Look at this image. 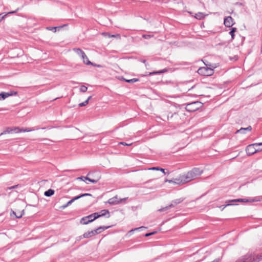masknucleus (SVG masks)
I'll list each match as a JSON object with an SVG mask.
<instances>
[{
	"label": "nucleus",
	"mask_w": 262,
	"mask_h": 262,
	"mask_svg": "<svg viewBox=\"0 0 262 262\" xmlns=\"http://www.w3.org/2000/svg\"><path fill=\"white\" fill-rule=\"evenodd\" d=\"M225 205H223L222 206H221L220 207L222 208V210H223L224 208H223V207L225 206Z\"/></svg>",
	"instance_id": "nucleus-48"
},
{
	"label": "nucleus",
	"mask_w": 262,
	"mask_h": 262,
	"mask_svg": "<svg viewBox=\"0 0 262 262\" xmlns=\"http://www.w3.org/2000/svg\"><path fill=\"white\" fill-rule=\"evenodd\" d=\"M252 130V127L251 126H248L247 127L243 128L242 127L239 129H238L236 131L235 134L241 133V134H246L247 131L250 132Z\"/></svg>",
	"instance_id": "nucleus-12"
},
{
	"label": "nucleus",
	"mask_w": 262,
	"mask_h": 262,
	"mask_svg": "<svg viewBox=\"0 0 262 262\" xmlns=\"http://www.w3.org/2000/svg\"><path fill=\"white\" fill-rule=\"evenodd\" d=\"M123 79L124 81H125V82H126L127 83H134V82H138L139 81V79H138V78H133L131 79H126L123 78Z\"/></svg>",
	"instance_id": "nucleus-25"
},
{
	"label": "nucleus",
	"mask_w": 262,
	"mask_h": 262,
	"mask_svg": "<svg viewBox=\"0 0 262 262\" xmlns=\"http://www.w3.org/2000/svg\"><path fill=\"white\" fill-rule=\"evenodd\" d=\"M255 146H261V143H255L248 145L246 148V151L248 156H250L255 153L261 151V149H255Z\"/></svg>",
	"instance_id": "nucleus-6"
},
{
	"label": "nucleus",
	"mask_w": 262,
	"mask_h": 262,
	"mask_svg": "<svg viewBox=\"0 0 262 262\" xmlns=\"http://www.w3.org/2000/svg\"><path fill=\"white\" fill-rule=\"evenodd\" d=\"M73 51L81 57L85 56V53L80 48H74Z\"/></svg>",
	"instance_id": "nucleus-16"
},
{
	"label": "nucleus",
	"mask_w": 262,
	"mask_h": 262,
	"mask_svg": "<svg viewBox=\"0 0 262 262\" xmlns=\"http://www.w3.org/2000/svg\"><path fill=\"white\" fill-rule=\"evenodd\" d=\"M72 203H73V202H72V201H71V200H70L69 202H68V203H67L66 204H65L64 205H63V206H62L63 208H66V207H68V206H69L70 205H71Z\"/></svg>",
	"instance_id": "nucleus-36"
},
{
	"label": "nucleus",
	"mask_w": 262,
	"mask_h": 262,
	"mask_svg": "<svg viewBox=\"0 0 262 262\" xmlns=\"http://www.w3.org/2000/svg\"><path fill=\"white\" fill-rule=\"evenodd\" d=\"M224 23L226 27H231L234 25L233 19L231 16H227L224 18Z\"/></svg>",
	"instance_id": "nucleus-10"
},
{
	"label": "nucleus",
	"mask_w": 262,
	"mask_h": 262,
	"mask_svg": "<svg viewBox=\"0 0 262 262\" xmlns=\"http://www.w3.org/2000/svg\"><path fill=\"white\" fill-rule=\"evenodd\" d=\"M143 37L145 38V39H148V38H149L150 37V35H143Z\"/></svg>",
	"instance_id": "nucleus-42"
},
{
	"label": "nucleus",
	"mask_w": 262,
	"mask_h": 262,
	"mask_svg": "<svg viewBox=\"0 0 262 262\" xmlns=\"http://www.w3.org/2000/svg\"><path fill=\"white\" fill-rule=\"evenodd\" d=\"M17 187V185H14V186H11V187H8L7 189H14V188H16Z\"/></svg>",
	"instance_id": "nucleus-44"
},
{
	"label": "nucleus",
	"mask_w": 262,
	"mask_h": 262,
	"mask_svg": "<svg viewBox=\"0 0 262 262\" xmlns=\"http://www.w3.org/2000/svg\"><path fill=\"white\" fill-rule=\"evenodd\" d=\"M91 215L92 216L93 221L100 217V213L98 212L92 213Z\"/></svg>",
	"instance_id": "nucleus-27"
},
{
	"label": "nucleus",
	"mask_w": 262,
	"mask_h": 262,
	"mask_svg": "<svg viewBox=\"0 0 262 262\" xmlns=\"http://www.w3.org/2000/svg\"><path fill=\"white\" fill-rule=\"evenodd\" d=\"M262 201V196H256L253 198H248V199H237L234 200H228L226 202L227 204L225 205V206L223 207V208H226L227 206L233 205L235 203H253L256 202H260Z\"/></svg>",
	"instance_id": "nucleus-2"
},
{
	"label": "nucleus",
	"mask_w": 262,
	"mask_h": 262,
	"mask_svg": "<svg viewBox=\"0 0 262 262\" xmlns=\"http://www.w3.org/2000/svg\"><path fill=\"white\" fill-rule=\"evenodd\" d=\"M236 4L240 6L242 5V4L241 3H236Z\"/></svg>",
	"instance_id": "nucleus-47"
},
{
	"label": "nucleus",
	"mask_w": 262,
	"mask_h": 262,
	"mask_svg": "<svg viewBox=\"0 0 262 262\" xmlns=\"http://www.w3.org/2000/svg\"><path fill=\"white\" fill-rule=\"evenodd\" d=\"M82 198V196H81V194L79 195H77V196H76L75 197H74L73 199H72L71 200V201H72V202H74L76 200H77L80 198Z\"/></svg>",
	"instance_id": "nucleus-32"
},
{
	"label": "nucleus",
	"mask_w": 262,
	"mask_h": 262,
	"mask_svg": "<svg viewBox=\"0 0 262 262\" xmlns=\"http://www.w3.org/2000/svg\"><path fill=\"white\" fill-rule=\"evenodd\" d=\"M237 29L236 28H232L230 31L229 32V34L231 36L232 39H234V33L236 31Z\"/></svg>",
	"instance_id": "nucleus-28"
},
{
	"label": "nucleus",
	"mask_w": 262,
	"mask_h": 262,
	"mask_svg": "<svg viewBox=\"0 0 262 262\" xmlns=\"http://www.w3.org/2000/svg\"><path fill=\"white\" fill-rule=\"evenodd\" d=\"M203 105V104L200 101H194L188 103L185 107V109L188 112H193L201 108Z\"/></svg>",
	"instance_id": "nucleus-5"
},
{
	"label": "nucleus",
	"mask_w": 262,
	"mask_h": 262,
	"mask_svg": "<svg viewBox=\"0 0 262 262\" xmlns=\"http://www.w3.org/2000/svg\"><path fill=\"white\" fill-rule=\"evenodd\" d=\"M18 10V9H17V10H16L15 11H13L9 12H8L7 14V15H8V14H10L15 13H16Z\"/></svg>",
	"instance_id": "nucleus-43"
},
{
	"label": "nucleus",
	"mask_w": 262,
	"mask_h": 262,
	"mask_svg": "<svg viewBox=\"0 0 262 262\" xmlns=\"http://www.w3.org/2000/svg\"><path fill=\"white\" fill-rule=\"evenodd\" d=\"M55 191L52 189H50L46 191L44 193V195L46 196L50 197L54 194Z\"/></svg>",
	"instance_id": "nucleus-19"
},
{
	"label": "nucleus",
	"mask_w": 262,
	"mask_h": 262,
	"mask_svg": "<svg viewBox=\"0 0 262 262\" xmlns=\"http://www.w3.org/2000/svg\"><path fill=\"white\" fill-rule=\"evenodd\" d=\"M83 238H84L83 237V235H80L79 236H78L77 238V241H80L81 240V239H82Z\"/></svg>",
	"instance_id": "nucleus-45"
},
{
	"label": "nucleus",
	"mask_w": 262,
	"mask_h": 262,
	"mask_svg": "<svg viewBox=\"0 0 262 262\" xmlns=\"http://www.w3.org/2000/svg\"><path fill=\"white\" fill-rule=\"evenodd\" d=\"M92 194H90V193H83V194H81V196H82V197H84V196H91Z\"/></svg>",
	"instance_id": "nucleus-41"
},
{
	"label": "nucleus",
	"mask_w": 262,
	"mask_h": 262,
	"mask_svg": "<svg viewBox=\"0 0 262 262\" xmlns=\"http://www.w3.org/2000/svg\"><path fill=\"white\" fill-rule=\"evenodd\" d=\"M155 233H156V232H149V233H147L145 234V237H148L151 235H153Z\"/></svg>",
	"instance_id": "nucleus-38"
},
{
	"label": "nucleus",
	"mask_w": 262,
	"mask_h": 262,
	"mask_svg": "<svg viewBox=\"0 0 262 262\" xmlns=\"http://www.w3.org/2000/svg\"><path fill=\"white\" fill-rule=\"evenodd\" d=\"M149 170H160L164 174H169V172L166 173L165 172V169L162 168H160L159 167H152L151 168H150L148 169Z\"/></svg>",
	"instance_id": "nucleus-21"
},
{
	"label": "nucleus",
	"mask_w": 262,
	"mask_h": 262,
	"mask_svg": "<svg viewBox=\"0 0 262 262\" xmlns=\"http://www.w3.org/2000/svg\"><path fill=\"white\" fill-rule=\"evenodd\" d=\"M203 173V170L200 168L194 167L187 173L180 175L178 179H176V183L178 185H182L188 183L201 176Z\"/></svg>",
	"instance_id": "nucleus-1"
},
{
	"label": "nucleus",
	"mask_w": 262,
	"mask_h": 262,
	"mask_svg": "<svg viewBox=\"0 0 262 262\" xmlns=\"http://www.w3.org/2000/svg\"><path fill=\"white\" fill-rule=\"evenodd\" d=\"M66 25L59 26L57 27H47L46 29L49 31H53L54 32H56L57 31H59L62 28L66 26Z\"/></svg>",
	"instance_id": "nucleus-14"
},
{
	"label": "nucleus",
	"mask_w": 262,
	"mask_h": 262,
	"mask_svg": "<svg viewBox=\"0 0 262 262\" xmlns=\"http://www.w3.org/2000/svg\"><path fill=\"white\" fill-rule=\"evenodd\" d=\"M12 213L14 214L15 217L17 219L21 218L23 216V214L21 213H19L17 214L14 211H12Z\"/></svg>",
	"instance_id": "nucleus-31"
},
{
	"label": "nucleus",
	"mask_w": 262,
	"mask_h": 262,
	"mask_svg": "<svg viewBox=\"0 0 262 262\" xmlns=\"http://www.w3.org/2000/svg\"><path fill=\"white\" fill-rule=\"evenodd\" d=\"M7 98L5 92H3L0 93V100H5Z\"/></svg>",
	"instance_id": "nucleus-30"
},
{
	"label": "nucleus",
	"mask_w": 262,
	"mask_h": 262,
	"mask_svg": "<svg viewBox=\"0 0 262 262\" xmlns=\"http://www.w3.org/2000/svg\"><path fill=\"white\" fill-rule=\"evenodd\" d=\"M97 234H98L97 232L96 229H95L91 231L85 232L83 234V237L85 238H89Z\"/></svg>",
	"instance_id": "nucleus-11"
},
{
	"label": "nucleus",
	"mask_w": 262,
	"mask_h": 262,
	"mask_svg": "<svg viewBox=\"0 0 262 262\" xmlns=\"http://www.w3.org/2000/svg\"><path fill=\"white\" fill-rule=\"evenodd\" d=\"M205 16V15L202 12H198V13L195 14V18H196L198 19H201L204 18Z\"/></svg>",
	"instance_id": "nucleus-22"
},
{
	"label": "nucleus",
	"mask_w": 262,
	"mask_h": 262,
	"mask_svg": "<svg viewBox=\"0 0 262 262\" xmlns=\"http://www.w3.org/2000/svg\"><path fill=\"white\" fill-rule=\"evenodd\" d=\"M82 198V196H81V194L79 195H77V196H76L75 197H74L73 199H72L71 200V201H72V202H74L76 200H77L80 198Z\"/></svg>",
	"instance_id": "nucleus-33"
},
{
	"label": "nucleus",
	"mask_w": 262,
	"mask_h": 262,
	"mask_svg": "<svg viewBox=\"0 0 262 262\" xmlns=\"http://www.w3.org/2000/svg\"><path fill=\"white\" fill-rule=\"evenodd\" d=\"M167 71V70L166 69H164L163 70H160V71H155V72H150L149 73V75H155V74H161V73H163Z\"/></svg>",
	"instance_id": "nucleus-26"
},
{
	"label": "nucleus",
	"mask_w": 262,
	"mask_h": 262,
	"mask_svg": "<svg viewBox=\"0 0 262 262\" xmlns=\"http://www.w3.org/2000/svg\"><path fill=\"white\" fill-rule=\"evenodd\" d=\"M260 143H261V146H262V142H260ZM261 149V151H262V149Z\"/></svg>",
	"instance_id": "nucleus-50"
},
{
	"label": "nucleus",
	"mask_w": 262,
	"mask_h": 262,
	"mask_svg": "<svg viewBox=\"0 0 262 262\" xmlns=\"http://www.w3.org/2000/svg\"><path fill=\"white\" fill-rule=\"evenodd\" d=\"M81 58L83 60V63H84L85 64H87V65H93V63L91 62L89 60V58H88L87 56L86 55V54H85V56L83 55V57H81Z\"/></svg>",
	"instance_id": "nucleus-18"
},
{
	"label": "nucleus",
	"mask_w": 262,
	"mask_h": 262,
	"mask_svg": "<svg viewBox=\"0 0 262 262\" xmlns=\"http://www.w3.org/2000/svg\"><path fill=\"white\" fill-rule=\"evenodd\" d=\"M177 179H178V177L176 178L175 179H173V180H166V181H168L169 183H175V184H177V183H176V180Z\"/></svg>",
	"instance_id": "nucleus-37"
},
{
	"label": "nucleus",
	"mask_w": 262,
	"mask_h": 262,
	"mask_svg": "<svg viewBox=\"0 0 262 262\" xmlns=\"http://www.w3.org/2000/svg\"><path fill=\"white\" fill-rule=\"evenodd\" d=\"M144 228V227H140L139 228H135L134 229H132L131 230H130L128 233H129L133 232V231H136V230H139Z\"/></svg>",
	"instance_id": "nucleus-35"
},
{
	"label": "nucleus",
	"mask_w": 262,
	"mask_h": 262,
	"mask_svg": "<svg viewBox=\"0 0 262 262\" xmlns=\"http://www.w3.org/2000/svg\"><path fill=\"white\" fill-rule=\"evenodd\" d=\"M110 227H111L110 226H100L98 228H97V229H96V230L97 231V233L98 234L100 233L101 232H102L103 231H104L105 230H106V229H108Z\"/></svg>",
	"instance_id": "nucleus-17"
},
{
	"label": "nucleus",
	"mask_w": 262,
	"mask_h": 262,
	"mask_svg": "<svg viewBox=\"0 0 262 262\" xmlns=\"http://www.w3.org/2000/svg\"><path fill=\"white\" fill-rule=\"evenodd\" d=\"M88 90V88L85 86V85H81L80 87V92H82V93H84L85 92H86Z\"/></svg>",
	"instance_id": "nucleus-29"
},
{
	"label": "nucleus",
	"mask_w": 262,
	"mask_h": 262,
	"mask_svg": "<svg viewBox=\"0 0 262 262\" xmlns=\"http://www.w3.org/2000/svg\"><path fill=\"white\" fill-rule=\"evenodd\" d=\"M5 94H6V97L8 98L9 97H10V94L8 92H5Z\"/></svg>",
	"instance_id": "nucleus-46"
},
{
	"label": "nucleus",
	"mask_w": 262,
	"mask_h": 262,
	"mask_svg": "<svg viewBox=\"0 0 262 262\" xmlns=\"http://www.w3.org/2000/svg\"><path fill=\"white\" fill-rule=\"evenodd\" d=\"M172 207H174V205L173 204H170L168 206H167L165 207H163L161 209H159L158 210L160 212H162V211H167L168 209L172 208Z\"/></svg>",
	"instance_id": "nucleus-20"
},
{
	"label": "nucleus",
	"mask_w": 262,
	"mask_h": 262,
	"mask_svg": "<svg viewBox=\"0 0 262 262\" xmlns=\"http://www.w3.org/2000/svg\"><path fill=\"white\" fill-rule=\"evenodd\" d=\"M206 67H201L198 70V73L199 74L204 76H211L214 73V69L215 68V66L214 65L208 63H205Z\"/></svg>",
	"instance_id": "nucleus-4"
},
{
	"label": "nucleus",
	"mask_w": 262,
	"mask_h": 262,
	"mask_svg": "<svg viewBox=\"0 0 262 262\" xmlns=\"http://www.w3.org/2000/svg\"><path fill=\"white\" fill-rule=\"evenodd\" d=\"M176 115V113H174V114H172V113H169L168 114V115H167V118H168V119L169 118H171L173 117V115Z\"/></svg>",
	"instance_id": "nucleus-39"
},
{
	"label": "nucleus",
	"mask_w": 262,
	"mask_h": 262,
	"mask_svg": "<svg viewBox=\"0 0 262 262\" xmlns=\"http://www.w3.org/2000/svg\"><path fill=\"white\" fill-rule=\"evenodd\" d=\"M99 213L100 217L106 215V217L108 218L110 216V211L107 209L102 210Z\"/></svg>",
	"instance_id": "nucleus-15"
},
{
	"label": "nucleus",
	"mask_w": 262,
	"mask_h": 262,
	"mask_svg": "<svg viewBox=\"0 0 262 262\" xmlns=\"http://www.w3.org/2000/svg\"><path fill=\"white\" fill-rule=\"evenodd\" d=\"M258 149H262V147H259Z\"/></svg>",
	"instance_id": "nucleus-51"
},
{
	"label": "nucleus",
	"mask_w": 262,
	"mask_h": 262,
	"mask_svg": "<svg viewBox=\"0 0 262 262\" xmlns=\"http://www.w3.org/2000/svg\"><path fill=\"white\" fill-rule=\"evenodd\" d=\"M145 62H146V60H143V62H144V63H145Z\"/></svg>",
	"instance_id": "nucleus-49"
},
{
	"label": "nucleus",
	"mask_w": 262,
	"mask_h": 262,
	"mask_svg": "<svg viewBox=\"0 0 262 262\" xmlns=\"http://www.w3.org/2000/svg\"><path fill=\"white\" fill-rule=\"evenodd\" d=\"M120 144H122L123 145H125V146H130L132 145V143H130V144H128L126 142H120Z\"/></svg>",
	"instance_id": "nucleus-40"
},
{
	"label": "nucleus",
	"mask_w": 262,
	"mask_h": 262,
	"mask_svg": "<svg viewBox=\"0 0 262 262\" xmlns=\"http://www.w3.org/2000/svg\"><path fill=\"white\" fill-rule=\"evenodd\" d=\"M92 222H93L92 216L90 214L88 216L82 217L80 221V223L82 225H87Z\"/></svg>",
	"instance_id": "nucleus-9"
},
{
	"label": "nucleus",
	"mask_w": 262,
	"mask_h": 262,
	"mask_svg": "<svg viewBox=\"0 0 262 262\" xmlns=\"http://www.w3.org/2000/svg\"><path fill=\"white\" fill-rule=\"evenodd\" d=\"M183 201H184V199L183 198H180V199H176V200L172 201L171 204H173L174 205V207L176 205L181 203Z\"/></svg>",
	"instance_id": "nucleus-23"
},
{
	"label": "nucleus",
	"mask_w": 262,
	"mask_h": 262,
	"mask_svg": "<svg viewBox=\"0 0 262 262\" xmlns=\"http://www.w3.org/2000/svg\"><path fill=\"white\" fill-rule=\"evenodd\" d=\"M8 93H9L10 96H15L17 95V92L16 91H12L9 92Z\"/></svg>",
	"instance_id": "nucleus-34"
},
{
	"label": "nucleus",
	"mask_w": 262,
	"mask_h": 262,
	"mask_svg": "<svg viewBox=\"0 0 262 262\" xmlns=\"http://www.w3.org/2000/svg\"><path fill=\"white\" fill-rule=\"evenodd\" d=\"M92 98V96H90L88 97V98L85 100L84 101V102H81V103H80L79 104V106H80V107H82V106H85L86 105H87L89 103V100Z\"/></svg>",
	"instance_id": "nucleus-24"
},
{
	"label": "nucleus",
	"mask_w": 262,
	"mask_h": 262,
	"mask_svg": "<svg viewBox=\"0 0 262 262\" xmlns=\"http://www.w3.org/2000/svg\"><path fill=\"white\" fill-rule=\"evenodd\" d=\"M32 130L28 129H20L19 127H14L13 128L11 127H7V129L0 134V136L2 135L11 133L13 132H15V133H21V132H30Z\"/></svg>",
	"instance_id": "nucleus-7"
},
{
	"label": "nucleus",
	"mask_w": 262,
	"mask_h": 262,
	"mask_svg": "<svg viewBox=\"0 0 262 262\" xmlns=\"http://www.w3.org/2000/svg\"><path fill=\"white\" fill-rule=\"evenodd\" d=\"M126 199L127 198H124L118 200L117 195H116L107 201V203L112 205H117L121 203L123 201H125Z\"/></svg>",
	"instance_id": "nucleus-8"
},
{
	"label": "nucleus",
	"mask_w": 262,
	"mask_h": 262,
	"mask_svg": "<svg viewBox=\"0 0 262 262\" xmlns=\"http://www.w3.org/2000/svg\"><path fill=\"white\" fill-rule=\"evenodd\" d=\"M262 259V254H254L248 253L238 259L236 262H259Z\"/></svg>",
	"instance_id": "nucleus-3"
},
{
	"label": "nucleus",
	"mask_w": 262,
	"mask_h": 262,
	"mask_svg": "<svg viewBox=\"0 0 262 262\" xmlns=\"http://www.w3.org/2000/svg\"><path fill=\"white\" fill-rule=\"evenodd\" d=\"M77 179L81 180L82 181L88 180V181H90L91 183H94V184L96 183L98 181V179H91V178H89L88 177H83V176H82V177H78V178H77Z\"/></svg>",
	"instance_id": "nucleus-13"
}]
</instances>
